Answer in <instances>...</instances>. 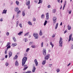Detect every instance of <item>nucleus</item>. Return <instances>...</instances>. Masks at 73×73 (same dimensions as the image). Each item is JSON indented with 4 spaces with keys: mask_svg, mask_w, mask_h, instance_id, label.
I'll use <instances>...</instances> for the list:
<instances>
[{
    "mask_svg": "<svg viewBox=\"0 0 73 73\" xmlns=\"http://www.w3.org/2000/svg\"><path fill=\"white\" fill-rule=\"evenodd\" d=\"M26 56H27V55L25 54L24 55V57L22 59V65L23 66L25 65V64L26 61H27V57H26Z\"/></svg>",
    "mask_w": 73,
    "mask_h": 73,
    "instance_id": "obj_1",
    "label": "nucleus"
},
{
    "mask_svg": "<svg viewBox=\"0 0 73 73\" xmlns=\"http://www.w3.org/2000/svg\"><path fill=\"white\" fill-rule=\"evenodd\" d=\"M62 38H61V37H60V38L59 42V43L60 44L59 46H62Z\"/></svg>",
    "mask_w": 73,
    "mask_h": 73,
    "instance_id": "obj_2",
    "label": "nucleus"
},
{
    "mask_svg": "<svg viewBox=\"0 0 73 73\" xmlns=\"http://www.w3.org/2000/svg\"><path fill=\"white\" fill-rule=\"evenodd\" d=\"M53 23H56V21H57V17H54L52 19Z\"/></svg>",
    "mask_w": 73,
    "mask_h": 73,
    "instance_id": "obj_3",
    "label": "nucleus"
},
{
    "mask_svg": "<svg viewBox=\"0 0 73 73\" xmlns=\"http://www.w3.org/2000/svg\"><path fill=\"white\" fill-rule=\"evenodd\" d=\"M33 36L36 39H37V38H38V34H36V33L34 34Z\"/></svg>",
    "mask_w": 73,
    "mask_h": 73,
    "instance_id": "obj_4",
    "label": "nucleus"
},
{
    "mask_svg": "<svg viewBox=\"0 0 73 73\" xmlns=\"http://www.w3.org/2000/svg\"><path fill=\"white\" fill-rule=\"evenodd\" d=\"M43 54L44 56H46V49H44L43 50Z\"/></svg>",
    "mask_w": 73,
    "mask_h": 73,
    "instance_id": "obj_5",
    "label": "nucleus"
},
{
    "mask_svg": "<svg viewBox=\"0 0 73 73\" xmlns=\"http://www.w3.org/2000/svg\"><path fill=\"white\" fill-rule=\"evenodd\" d=\"M49 56H50V54L47 55L46 56H45L44 57L45 60H48L49 58Z\"/></svg>",
    "mask_w": 73,
    "mask_h": 73,
    "instance_id": "obj_6",
    "label": "nucleus"
},
{
    "mask_svg": "<svg viewBox=\"0 0 73 73\" xmlns=\"http://www.w3.org/2000/svg\"><path fill=\"white\" fill-rule=\"evenodd\" d=\"M33 69H32V72L33 73L35 72V70H36V68L35 66V64H34L33 66Z\"/></svg>",
    "mask_w": 73,
    "mask_h": 73,
    "instance_id": "obj_7",
    "label": "nucleus"
},
{
    "mask_svg": "<svg viewBox=\"0 0 73 73\" xmlns=\"http://www.w3.org/2000/svg\"><path fill=\"white\" fill-rule=\"evenodd\" d=\"M27 66V64H26L24 66V68L23 69V70H25L27 68H28V66Z\"/></svg>",
    "mask_w": 73,
    "mask_h": 73,
    "instance_id": "obj_8",
    "label": "nucleus"
},
{
    "mask_svg": "<svg viewBox=\"0 0 73 73\" xmlns=\"http://www.w3.org/2000/svg\"><path fill=\"white\" fill-rule=\"evenodd\" d=\"M12 56V52H9V57H11V56Z\"/></svg>",
    "mask_w": 73,
    "mask_h": 73,
    "instance_id": "obj_9",
    "label": "nucleus"
},
{
    "mask_svg": "<svg viewBox=\"0 0 73 73\" xmlns=\"http://www.w3.org/2000/svg\"><path fill=\"white\" fill-rule=\"evenodd\" d=\"M26 4L27 5H29L30 4V1L29 0L27 1Z\"/></svg>",
    "mask_w": 73,
    "mask_h": 73,
    "instance_id": "obj_10",
    "label": "nucleus"
},
{
    "mask_svg": "<svg viewBox=\"0 0 73 73\" xmlns=\"http://www.w3.org/2000/svg\"><path fill=\"white\" fill-rule=\"evenodd\" d=\"M35 62L36 64V66H37V65H38V62H37V60L35 59Z\"/></svg>",
    "mask_w": 73,
    "mask_h": 73,
    "instance_id": "obj_11",
    "label": "nucleus"
},
{
    "mask_svg": "<svg viewBox=\"0 0 73 73\" xmlns=\"http://www.w3.org/2000/svg\"><path fill=\"white\" fill-rule=\"evenodd\" d=\"M7 11V10H5V9H4L3 10V12L2 13V14H4V13H6Z\"/></svg>",
    "mask_w": 73,
    "mask_h": 73,
    "instance_id": "obj_12",
    "label": "nucleus"
},
{
    "mask_svg": "<svg viewBox=\"0 0 73 73\" xmlns=\"http://www.w3.org/2000/svg\"><path fill=\"white\" fill-rule=\"evenodd\" d=\"M72 35L71 34L69 36V38L68 39V41H70L71 40V38H72Z\"/></svg>",
    "mask_w": 73,
    "mask_h": 73,
    "instance_id": "obj_13",
    "label": "nucleus"
},
{
    "mask_svg": "<svg viewBox=\"0 0 73 73\" xmlns=\"http://www.w3.org/2000/svg\"><path fill=\"white\" fill-rule=\"evenodd\" d=\"M14 10H15V12H17V11H19V8L16 7L15 9Z\"/></svg>",
    "mask_w": 73,
    "mask_h": 73,
    "instance_id": "obj_14",
    "label": "nucleus"
},
{
    "mask_svg": "<svg viewBox=\"0 0 73 73\" xmlns=\"http://www.w3.org/2000/svg\"><path fill=\"white\" fill-rule=\"evenodd\" d=\"M45 63H46V60H43L42 63V65L45 64Z\"/></svg>",
    "mask_w": 73,
    "mask_h": 73,
    "instance_id": "obj_15",
    "label": "nucleus"
},
{
    "mask_svg": "<svg viewBox=\"0 0 73 73\" xmlns=\"http://www.w3.org/2000/svg\"><path fill=\"white\" fill-rule=\"evenodd\" d=\"M16 45H17V43H13L11 45L12 46H16Z\"/></svg>",
    "mask_w": 73,
    "mask_h": 73,
    "instance_id": "obj_16",
    "label": "nucleus"
},
{
    "mask_svg": "<svg viewBox=\"0 0 73 73\" xmlns=\"http://www.w3.org/2000/svg\"><path fill=\"white\" fill-rule=\"evenodd\" d=\"M15 65L16 66H18L19 65V63H18L17 61H16L15 62Z\"/></svg>",
    "mask_w": 73,
    "mask_h": 73,
    "instance_id": "obj_17",
    "label": "nucleus"
},
{
    "mask_svg": "<svg viewBox=\"0 0 73 73\" xmlns=\"http://www.w3.org/2000/svg\"><path fill=\"white\" fill-rule=\"evenodd\" d=\"M47 23H48V21H47L45 20L44 23V26H45V25H46V24H47Z\"/></svg>",
    "mask_w": 73,
    "mask_h": 73,
    "instance_id": "obj_18",
    "label": "nucleus"
},
{
    "mask_svg": "<svg viewBox=\"0 0 73 73\" xmlns=\"http://www.w3.org/2000/svg\"><path fill=\"white\" fill-rule=\"evenodd\" d=\"M66 1H65L64 6L63 7V10H64V8H65V5H66Z\"/></svg>",
    "mask_w": 73,
    "mask_h": 73,
    "instance_id": "obj_19",
    "label": "nucleus"
},
{
    "mask_svg": "<svg viewBox=\"0 0 73 73\" xmlns=\"http://www.w3.org/2000/svg\"><path fill=\"white\" fill-rule=\"evenodd\" d=\"M22 15H23V16H25V13L24 11H22Z\"/></svg>",
    "mask_w": 73,
    "mask_h": 73,
    "instance_id": "obj_20",
    "label": "nucleus"
},
{
    "mask_svg": "<svg viewBox=\"0 0 73 73\" xmlns=\"http://www.w3.org/2000/svg\"><path fill=\"white\" fill-rule=\"evenodd\" d=\"M18 57V56L17 55H16L14 57V60H16L17 58Z\"/></svg>",
    "mask_w": 73,
    "mask_h": 73,
    "instance_id": "obj_21",
    "label": "nucleus"
},
{
    "mask_svg": "<svg viewBox=\"0 0 73 73\" xmlns=\"http://www.w3.org/2000/svg\"><path fill=\"white\" fill-rule=\"evenodd\" d=\"M42 31H41V30H40L39 33V35L40 36H42Z\"/></svg>",
    "mask_w": 73,
    "mask_h": 73,
    "instance_id": "obj_22",
    "label": "nucleus"
},
{
    "mask_svg": "<svg viewBox=\"0 0 73 73\" xmlns=\"http://www.w3.org/2000/svg\"><path fill=\"white\" fill-rule=\"evenodd\" d=\"M68 30H70L71 29V27L69 25L68 26Z\"/></svg>",
    "mask_w": 73,
    "mask_h": 73,
    "instance_id": "obj_23",
    "label": "nucleus"
},
{
    "mask_svg": "<svg viewBox=\"0 0 73 73\" xmlns=\"http://www.w3.org/2000/svg\"><path fill=\"white\" fill-rule=\"evenodd\" d=\"M28 23L29 25H32V23H31V22L30 21L28 22Z\"/></svg>",
    "mask_w": 73,
    "mask_h": 73,
    "instance_id": "obj_24",
    "label": "nucleus"
},
{
    "mask_svg": "<svg viewBox=\"0 0 73 73\" xmlns=\"http://www.w3.org/2000/svg\"><path fill=\"white\" fill-rule=\"evenodd\" d=\"M23 31H21L19 33H18V35H21L22 33H23Z\"/></svg>",
    "mask_w": 73,
    "mask_h": 73,
    "instance_id": "obj_25",
    "label": "nucleus"
},
{
    "mask_svg": "<svg viewBox=\"0 0 73 73\" xmlns=\"http://www.w3.org/2000/svg\"><path fill=\"white\" fill-rule=\"evenodd\" d=\"M16 4H17V5H19V2L17 1H16Z\"/></svg>",
    "mask_w": 73,
    "mask_h": 73,
    "instance_id": "obj_26",
    "label": "nucleus"
},
{
    "mask_svg": "<svg viewBox=\"0 0 73 73\" xmlns=\"http://www.w3.org/2000/svg\"><path fill=\"white\" fill-rule=\"evenodd\" d=\"M13 40H14V41L15 42H16V38H15V37H13Z\"/></svg>",
    "mask_w": 73,
    "mask_h": 73,
    "instance_id": "obj_27",
    "label": "nucleus"
},
{
    "mask_svg": "<svg viewBox=\"0 0 73 73\" xmlns=\"http://www.w3.org/2000/svg\"><path fill=\"white\" fill-rule=\"evenodd\" d=\"M31 46L33 48H36V46L34 45H32Z\"/></svg>",
    "mask_w": 73,
    "mask_h": 73,
    "instance_id": "obj_28",
    "label": "nucleus"
},
{
    "mask_svg": "<svg viewBox=\"0 0 73 73\" xmlns=\"http://www.w3.org/2000/svg\"><path fill=\"white\" fill-rule=\"evenodd\" d=\"M32 72H31L30 71H28L27 72H24L23 73H31Z\"/></svg>",
    "mask_w": 73,
    "mask_h": 73,
    "instance_id": "obj_29",
    "label": "nucleus"
},
{
    "mask_svg": "<svg viewBox=\"0 0 73 73\" xmlns=\"http://www.w3.org/2000/svg\"><path fill=\"white\" fill-rule=\"evenodd\" d=\"M19 21H17L16 22V24H17L16 27H17V26H18V25H19Z\"/></svg>",
    "mask_w": 73,
    "mask_h": 73,
    "instance_id": "obj_30",
    "label": "nucleus"
},
{
    "mask_svg": "<svg viewBox=\"0 0 73 73\" xmlns=\"http://www.w3.org/2000/svg\"><path fill=\"white\" fill-rule=\"evenodd\" d=\"M58 24L57 23L55 26V29H56L57 28V27H58Z\"/></svg>",
    "mask_w": 73,
    "mask_h": 73,
    "instance_id": "obj_31",
    "label": "nucleus"
},
{
    "mask_svg": "<svg viewBox=\"0 0 73 73\" xmlns=\"http://www.w3.org/2000/svg\"><path fill=\"white\" fill-rule=\"evenodd\" d=\"M41 19H44V14H43L41 15Z\"/></svg>",
    "mask_w": 73,
    "mask_h": 73,
    "instance_id": "obj_32",
    "label": "nucleus"
},
{
    "mask_svg": "<svg viewBox=\"0 0 73 73\" xmlns=\"http://www.w3.org/2000/svg\"><path fill=\"white\" fill-rule=\"evenodd\" d=\"M19 26H20V28H23V26H22V24H21V23H19Z\"/></svg>",
    "mask_w": 73,
    "mask_h": 73,
    "instance_id": "obj_33",
    "label": "nucleus"
},
{
    "mask_svg": "<svg viewBox=\"0 0 73 73\" xmlns=\"http://www.w3.org/2000/svg\"><path fill=\"white\" fill-rule=\"evenodd\" d=\"M10 44L11 43L9 42H8L7 44V45L6 46V47H7L8 46V45H10Z\"/></svg>",
    "mask_w": 73,
    "mask_h": 73,
    "instance_id": "obj_34",
    "label": "nucleus"
},
{
    "mask_svg": "<svg viewBox=\"0 0 73 73\" xmlns=\"http://www.w3.org/2000/svg\"><path fill=\"white\" fill-rule=\"evenodd\" d=\"M21 13V11L20 10H19L18 12H17V15H18L19 13Z\"/></svg>",
    "mask_w": 73,
    "mask_h": 73,
    "instance_id": "obj_35",
    "label": "nucleus"
},
{
    "mask_svg": "<svg viewBox=\"0 0 73 73\" xmlns=\"http://www.w3.org/2000/svg\"><path fill=\"white\" fill-rule=\"evenodd\" d=\"M11 48V45H9L8 47H7V50H8V49H9V48Z\"/></svg>",
    "mask_w": 73,
    "mask_h": 73,
    "instance_id": "obj_36",
    "label": "nucleus"
},
{
    "mask_svg": "<svg viewBox=\"0 0 73 73\" xmlns=\"http://www.w3.org/2000/svg\"><path fill=\"white\" fill-rule=\"evenodd\" d=\"M56 71L57 72V73H58V72H60V69H56Z\"/></svg>",
    "mask_w": 73,
    "mask_h": 73,
    "instance_id": "obj_37",
    "label": "nucleus"
},
{
    "mask_svg": "<svg viewBox=\"0 0 73 73\" xmlns=\"http://www.w3.org/2000/svg\"><path fill=\"white\" fill-rule=\"evenodd\" d=\"M29 32H28L27 33H26L25 35L24 36H28V35L29 34Z\"/></svg>",
    "mask_w": 73,
    "mask_h": 73,
    "instance_id": "obj_38",
    "label": "nucleus"
},
{
    "mask_svg": "<svg viewBox=\"0 0 73 73\" xmlns=\"http://www.w3.org/2000/svg\"><path fill=\"white\" fill-rule=\"evenodd\" d=\"M56 9H54L52 11V13H55V12H56Z\"/></svg>",
    "mask_w": 73,
    "mask_h": 73,
    "instance_id": "obj_39",
    "label": "nucleus"
},
{
    "mask_svg": "<svg viewBox=\"0 0 73 73\" xmlns=\"http://www.w3.org/2000/svg\"><path fill=\"white\" fill-rule=\"evenodd\" d=\"M8 65H9V63H7V62L6 63L5 65H6V66H8Z\"/></svg>",
    "mask_w": 73,
    "mask_h": 73,
    "instance_id": "obj_40",
    "label": "nucleus"
},
{
    "mask_svg": "<svg viewBox=\"0 0 73 73\" xmlns=\"http://www.w3.org/2000/svg\"><path fill=\"white\" fill-rule=\"evenodd\" d=\"M29 50H30L29 48H27V50H26V52H28V51H29Z\"/></svg>",
    "mask_w": 73,
    "mask_h": 73,
    "instance_id": "obj_41",
    "label": "nucleus"
},
{
    "mask_svg": "<svg viewBox=\"0 0 73 73\" xmlns=\"http://www.w3.org/2000/svg\"><path fill=\"white\" fill-rule=\"evenodd\" d=\"M33 42H30L29 43V45H32L33 44Z\"/></svg>",
    "mask_w": 73,
    "mask_h": 73,
    "instance_id": "obj_42",
    "label": "nucleus"
},
{
    "mask_svg": "<svg viewBox=\"0 0 73 73\" xmlns=\"http://www.w3.org/2000/svg\"><path fill=\"white\" fill-rule=\"evenodd\" d=\"M43 44H44V43H43V42H42V43L41 44L42 47H43Z\"/></svg>",
    "mask_w": 73,
    "mask_h": 73,
    "instance_id": "obj_43",
    "label": "nucleus"
},
{
    "mask_svg": "<svg viewBox=\"0 0 73 73\" xmlns=\"http://www.w3.org/2000/svg\"><path fill=\"white\" fill-rule=\"evenodd\" d=\"M9 32L7 33L6 35L7 36H9Z\"/></svg>",
    "mask_w": 73,
    "mask_h": 73,
    "instance_id": "obj_44",
    "label": "nucleus"
},
{
    "mask_svg": "<svg viewBox=\"0 0 73 73\" xmlns=\"http://www.w3.org/2000/svg\"><path fill=\"white\" fill-rule=\"evenodd\" d=\"M42 3V2L41 1V0H39V2L38 3V4H40V3Z\"/></svg>",
    "mask_w": 73,
    "mask_h": 73,
    "instance_id": "obj_45",
    "label": "nucleus"
},
{
    "mask_svg": "<svg viewBox=\"0 0 73 73\" xmlns=\"http://www.w3.org/2000/svg\"><path fill=\"white\" fill-rule=\"evenodd\" d=\"M49 13H47L46 14V16H49Z\"/></svg>",
    "mask_w": 73,
    "mask_h": 73,
    "instance_id": "obj_46",
    "label": "nucleus"
},
{
    "mask_svg": "<svg viewBox=\"0 0 73 73\" xmlns=\"http://www.w3.org/2000/svg\"><path fill=\"white\" fill-rule=\"evenodd\" d=\"M68 13L69 14H70V13H72V11H69L68 12Z\"/></svg>",
    "mask_w": 73,
    "mask_h": 73,
    "instance_id": "obj_47",
    "label": "nucleus"
},
{
    "mask_svg": "<svg viewBox=\"0 0 73 73\" xmlns=\"http://www.w3.org/2000/svg\"><path fill=\"white\" fill-rule=\"evenodd\" d=\"M49 16H46V18L48 20L49 19Z\"/></svg>",
    "mask_w": 73,
    "mask_h": 73,
    "instance_id": "obj_48",
    "label": "nucleus"
},
{
    "mask_svg": "<svg viewBox=\"0 0 73 73\" xmlns=\"http://www.w3.org/2000/svg\"><path fill=\"white\" fill-rule=\"evenodd\" d=\"M30 8H31V5H29L28 6V9H30Z\"/></svg>",
    "mask_w": 73,
    "mask_h": 73,
    "instance_id": "obj_49",
    "label": "nucleus"
},
{
    "mask_svg": "<svg viewBox=\"0 0 73 73\" xmlns=\"http://www.w3.org/2000/svg\"><path fill=\"white\" fill-rule=\"evenodd\" d=\"M33 21H36V18H33Z\"/></svg>",
    "mask_w": 73,
    "mask_h": 73,
    "instance_id": "obj_50",
    "label": "nucleus"
},
{
    "mask_svg": "<svg viewBox=\"0 0 73 73\" xmlns=\"http://www.w3.org/2000/svg\"><path fill=\"white\" fill-rule=\"evenodd\" d=\"M3 21V18H1V19H0V21Z\"/></svg>",
    "mask_w": 73,
    "mask_h": 73,
    "instance_id": "obj_51",
    "label": "nucleus"
},
{
    "mask_svg": "<svg viewBox=\"0 0 73 73\" xmlns=\"http://www.w3.org/2000/svg\"><path fill=\"white\" fill-rule=\"evenodd\" d=\"M47 7L48 8H50V5H48Z\"/></svg>",
    "mask_w": 73,
    "mask_h": 73,
    "instance_id": "obj_52",
    "label": "nucleus"
},
{
    "mask_svg": "<svg viewBox=\"0 0 73 73\" xmlns=\"http://www.w3.org/2000/svg\"><path fill=\"white\" fill-rule=\"evenodd\" d=\"M7 57H8V55H5V58H7Z\"/></svg>",
    "mask_w": 73,
    "mask_h": 73,
    "instance_id": "obj_53",
    "label": "nucleus"
},
{
    "mask_svg": "<svg viewBox=\"0 0 73 73\" xmlns=\"http://www.w3.org/2000/svg\"><path fill=\"white\" fill-rule=\"evenodd\" d=\"M5 58H2V59L1 60L2 61H3V60H4Z\"/></svg>",
    "mask_w": 73,
    "mask_h": 73,
    "instance_id": "obj_54",
    "label": "nucleus"
},
{
    "mask_svg": "<svg viewBox=\"0 0 73 73\" xmlns=\"http://www.w3.org/2000/svg\"><path fill=\"white\" fill-rule=\"evenodd\" d=\"M66 30H65L64 31V34H65V33H66Z\"/></svg>",
    "mask_w": 73,
    "mask_h": 73,
    "instance_id": "obj_55",
    "label": "nucleus"
},
{
    "mask_svg": "<svg viewBox=\"0 0 73 73\" xmlns=\"http://www.w3.org/2000/svg\"><path fill=\"white\" fill-rule=\"evenodd\" d=\"M27 41H28V40H27V39H25V42H27Z\"/></svg>",
    "mask_w": 73,
    "mask_h": 73,
    "instance_id": "obj_56",
    "label": "nucleus"
},
{
    "mask_svg": "<svg viewBox=\"0 0 73 73\" xmlns=\"http://www.w3.org/2000/svg\"><path fill=\"white\" fill-rule=\"evenodd\" d=\"M51 45L52 46V48H53V46H54V45L53 44H51Z\"/></svg>",
    "mask_w": 73,
    "mask_h": 73,
    "instance_id": "obj_57",
    "label": "nucleus"
},
{
    "mask_svg": "<svg viewBox=\"0 0 73 73\" xmlns=\"http://www.w3.org/2000/svg\"><path fill=\"white\" fill-rule=\"evenodd\" d=\"M17 55H19V54H20V52H18L17 53Z\"/></svg>",
    "mask_w": 73,
    "mask_h": 73,
    "instance_id": "obj_58",
    "label": "nucleus"
},
{
    "mask_svg": "<svg viewBox=\"0 0 73 73\" xmlns=\"http://www.w3.org/2000/svg\"><path fill=\"white\" fill-rule=\"evenodd\" d=\"M50 45H52V44H52V42H50Z\"/></svg>",
    "mask_w": 73,
    "mask_h": 73,
    "instance_id": "obj_59",
    "label": "nucleus"
},
{
    "mask_svg": "<svg viewBox=\"0 0 73 73\" xmlns=\"http://www.w3.org/2000/svg\"><path fill=\"white\" fill-rule=\"evenodd\" d=\"M50 45H52V44H52V42H50Z\"/></svg>",
    "mask_w": 73,
    "mask_h": 73,
    "instance_id": "obj_60",
    "label": "nucleus"
},
{
    "mask_svg": "<svg viewBox=\"0 0 73 73\" xmlns=\"http://www.w3.org/2000/svg\"><path fill=\"white\" fill-rule=\"evenodd\" d=\"M5 54H7V50H6L5 51Z\"/></svg>",
    "mask_w": 73,
    "mask_h": 73,
    "instance_id": "obj_61",
    "label": "nucleus"
},
{
    "mask_svg": "<svg viewBox=\"0 0 73 73\" xmlns=\"http://www.w3.org/2000/svg\"><path fill=\"white\" fill-rule=\"evenodd\" d=\"M71 49H73V45H72L71 46Z\"/></svg>",
    "mask_w": 73,
    "mask_h": 73,
    "instance_id": "obj_62",
    "label": "nucleus"
},
{
    "mask_svg": "<svg viewBox=\"0 0 73 73\" xmlns=\"http://www.w3.org/2000/svg\"><path fill=\"white\" fill-rule=\"evenodd\" d=\"M62 25V23L61 22L60 25Z\"/></svg>",
    "mask_w": 73,
    "mask_h": 73,
    "instance_id": "obj_63",
    "label": "nucleus"
},
{
    "mask_svg": "<svg viewBox=\"0 0 73 73\" xmlns=\"http://www.w3.org/2000/svg\"><path fill=\"white\" fill-rule=\"evenodd\" d=\"M71 40L72 41H73V38H71Z\"/></svg>",
    "mask_w": 73,
    "mask_h": 73,
    "instance_id": "obj_64",
    "label": "nucleus"
}]
</instances>
